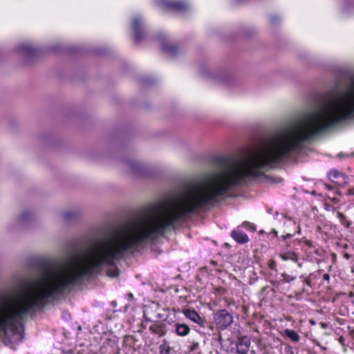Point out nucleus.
I'll return each instance as SVG.
<instances>
[{
    "label": "nucleus",
    "instance_id": "8",
    "mask_svg": "<svg viewBox=\"0 0 354 354\" xmlns=\"http://www.w3.org/2000/svg\"><path fill=\"white\" fill-rule=\"evenodd\" d=\"M328 175L330 180L338 185H343L346 183V177L337 170H332Z\"/></svg>",
    "mask_w": 354,
    "mask_h": 354
},
{
    "label": "nucleus",
    "instance_id": "5",
    "mask_svg": "<svg viewBox=\"0 0 354 354\" xmlns=\"http://www.w3.org/2000/svg\"><path fill=\"white\" fill-rule=\"evenodd\" d=\"M132 30L133 38L136 42H139L145 38V30L139 17H136L132 21Z\"/></svg>",
    "mask_w": 354,
    "mask_h": 354
},
{
    "label": "nucleus",
    "instance_id": "15",
    "mask_svg": "<svg viewBox=\"0 0 354 354\" xmlns=\"http://www.w3.org/2000/svg\"><path fill=\"white\" fill-rule=\"evenodd\" d=\"M149 330L153 334L158 335L160 337L164 336L166 333L165 330H161L156 324L151 325L149 327Z\"/></svg>",
    "mask_w": 354,
    "mask_h": 354
},
{
    "label": "nucleus",
    "instance_id": "31",
    "mask_svg": "<svg viewBox=\"0 0 354 354\" xmlns=\"http://www.w3.org/2000/svg\"><path fill=\"white\" fill-rule=\"evenodd\" d=\"M197 346H198V344H197V343H196V344H194L193 345V347H192V350H194V349H195Z\"/></svg>",
    "mask_w": 354,
    "mask_h": 354
},
{
    "label": "nucleus",
    "instance_id": "20",
    "mask_svg": "<svg viewBox=\"0 0 354 354\" xmlns=\"http://www.w3.org/2000/svg\"><path fill=\"white\" fill-rule=\"evenodd\" d=\"M283 277H284V280L286 282H289V281H293L295 279V277H290L289 275H288L286 274H283Z\"/></svg>",
    "mask_w": 354,
    "mask_h": 354
},
{
    "label": "nucleus",
    "instance_id": "32",
    "mask_svg": "<svg viewBox=\"0 0 354 354\" xmlns=\"http://www.w3.org/2000/svg\"><path fill=\"white\" fill-rule=\"evenodd\" d=\"M273 284H274V286H277L279 285V283L275 281V282H273Z\"/></svg>",
    "mask_w": 354,
    "mask_h": 354
},
{
    "label": "nucleus",
    "instance_id": "11",
    "mask_svg": "<svg viewBox=\"0 0 354 354\" xmlns=\"http://www.w3.org/2000/svg\"><path fill=\"white\" fill-rule=\"evenodd\" d=\"M175 333L177 335L185 337L190 333V328L185 324L176 322L174 324Z\"/></svg>",
    "mask_w": 354,
    "mask_h": 354
},
{
    "label": "nucleus",
    "instance_id": "22",
    "mask_svg": "<svg viewBox=\"0 0 354 354\" xmlns=\"http://www.w3.org/2000/svg\"><path fill=\"white\" fill-rule=\"evenodd\" d=\"M338 216L340 218V220L342 221V222H344V221H346V218L342 213L338 212Z\"/></svg>",
    "mask_w": 354,
    "mask_h": 354
},
{
    "label": "nucleus",
    "instance_id": "21",
    "mask_svg": "<svg viewBox=\"0 0 354 354\" xmlns=\"http://www.w3.org/2000/svg\"><path fill=\"white\" fill-rule=\"evenodd\" d=\"M272 23H277L279 21V17L277 16H273L270 18Z\"/></svg>",
    "mask_w": 354,
    "mask_h": 354
},
{
    "label": "nucleus",
    "instance_id": "6",
    "mask_svg": "<svg viewBox=\"0 0 354 354\" xmlns=\"http://www.w3.org/2000/svg\"><path fill=\"white\" fill-rule=\"evenodd\" d=\"M82 216V212L79 208L64 211L62 214V220L66 223H72L77 221Z\"/></svg>",
    "mask_w": 354,
    "mask_h": 354
},
{
    "label": "nucleus",
    "instance_id": "12",
    "mask_svg": "<svg viewBox=\"0 0 354 354\" xmlns=\"http://www.w3.org/2000/svg\"><path fill=\"white\" fill-rule=\"evenodd\" d=\"M232 238L239 243H245L248 241V236L239 230H234L232 232Z\"/></svg>",
    "mask_w": 354,
    "mask_h": 354
},
{
    "label": "nucleus",
    "instance_id": "4",
    "mask_svg": "<svg viewBox=\"0 0 354 354\" xmlns=\"http://www.w3.org/2000/svg\"><path fill=\"white\" fill-rule=\"evenodd\" d=\"M122 163L127 171L133 175H143L145 172V167L136 160H124Z\"/></svg>",
    "mask_w": 354,
    "mask_h": 354
},
{
    "label": "nucleus",
    "instance_id": "17",
    "mask_svg": "<svg viewBox=\"0 0 354 354\" xmlns=\"http://www.w3.org/2000/svg\"><path fill=\"white\" fill-rule=\"evenodd\" d=\"M280 257L283 259V260H292L294 261H297V257L296 256V254L295 253H291V252H289V253H285V254H280Z\"/></svg>",
    "mask_w": 354,
    "mask_h": 354
},
{
    "label": "nucleus",
    "instance_id": "33",
    "mask_svg": "<svg viewBox=\"0 0 354 354\" xmlns=\"http://www.w3.org/2000/svg\"><path fill=\"white\" fill-rule=\"evenodd\" d=\"M326 187H327V188H328V189H332V186H330V185H326Z\"/></svg>",
    "mask_w": 354,
    "mask_h": 354
},
{
    "label": "nucleus",
    "instance_id": "27",
    "mask_svg": "<svg viewBox=\"0 0 354 354\" xmlns=\"http://www.w3.org/2000/svg\"><path fill=\"white\" fill-rule=\"evenodd\" d=\"M344 257L346 259H349L351 258V255L346 252H345L344 254Z\"/></svg>",
    "mask_w": 354,
    "mask_h": 354
},
{
    "label": "nucleus",
    "instance_id": "25",
    "mask_svg": "<svg viewBox=\"0 0 354 354\" xmlns=\"http://www.w3.org/2000/svg\"><path fill=\"white\" fill-rule=\"evenodd\" d=\"M323 278L324 279L328 281L330 279V276L328 274H324Z\"/></svg>",
    "mask_w": 354,
    "mask_h": 354
},
{
    "label": "nucleus",
    "instance_id": "35",
    "mask_svg": "<svg viewBox=\"0 0 354 354\" xmlns=\"http://www.w3.org/2000/svg\"><path fill=\"white\" fill-rule=\"evenodd\" d=\"M144 317H145V320H147V321H150V319H148L147 317H145V315H144Z\"/></svg>",
    "mask_w": 354,
    "mask_h": 354
},
{
    "label": "nucleus",
    "instance_id": "34",
    "mask_svg": "<svg viewBox=\"0 0 354 354\" xmlns=\"http://www.w3.org/2000/svg\"><path fill=\"white\" fill-rule=\"evenodd\" d=\"M129 297L130 298H132V297H133V295H132L131 293H129Z\"/></svg>",
    "mask_w": 354,
    "mask_h": 354
},
{
    "label": "nucleus",
    "instance_id": "1",
    "mask_svg": "<svg viewBox=\"0 0 354 354\" xmlns=\"http://www.w3.org/2000/svg\"><path fill=\"white\" fill-rule=\"evenodd\" d=\"M156 3L165 10H173L179 12H185L189 8L186 2L177 0H157Z\"/></svg>",
    "mask_w": 354,
    "mask_h": 354
},
{
    "label": "nucleus",
    "instance_id": "16",
    "mask_svg": "<svg viewBox=\"0 0 354 354\" xmlns=\"http://www.w3.org/2000/svg\"><path fill=\"white\" fill-rule=\"evenodd\" d=\"M160 354H169L171 347L168 345L166 340H164L163 344L159 346Z\"/></svg>",
    "mask_w": 354,
    "mask_h": 354
},
{
    "label": "nucleus",
    "instance_id": "14",
    "mask_svg": "<svg viewBox=\"0 0 354 354\" xmlns=\"http://www.w3.org/2000/svg\"><path fill=\"white\" fill-rule=\"evenodd\" d=\"M284 333L287 337H288L291 340H292L295 342H297L299 340V335L297 334V333L295 330H290V329H286L284 330Z\"/></svg>",
    "mask_w": 354,
    "mask_h": 354
},
{
    "label": "nucleus",
    "instance_id": "2",
    "mask_svg": "<svg viewBox=\"0 0 354 354\" xmlns=\"http://www.w3.org/2000/svg\"><path fill=\"white\" fill-rule=\"evenodd\" d=\"M17 53L21 56L25 63L28 64L30 61L34 58L37 52V50L28 43H22L15 48Z\"/></svg>",
    "mask_w": 354,
    "mask_h": 354
},
{
    "label": "nucleus",
    "instance_id": "41",
    "mask_svg": "<svg viewBox=\"0 0 354 354\" xmlns=\"http://www.w3.org/2000/svg\"><path fill=\"white\" fill-rule=\"evenodd\" d=\"M346 226H347V227H348V226H349V223H348V222H347V225H346Z\"/></svg>",
    "mask_w": 354,
    "mask_h": 354
},
{
    "label": "nucleus",
    "instance_id": "40",
    "mask_svg": "<svg viewBox=\"0 0 354 354\" xmlns=\"http://www.w3.org/2000/svg\"><path fill=\"white\" fill-rule=\"evenodd\" d=\"M310 322H311V324H315V322L314 321L311 320Z\"/></svg>",
    "mask_w": 354,
    "mask_h": 354
},
{
    "label": "nucleus",
    "instance_id": "13",
    "mask_svg": "<svg viewBox=\"0 0 354 354\" xmlns=\"http://www.w3.org/2000/svg\"><path fill=\"white\" fill-rule=\"evenodd\" d=\"M32 213L29 210L24 211L19 216L18 218V222L20 225H25L28 223L32 217Z\"/></svg>",
    "mask_w": 354,
    "mask_h": 354
},
{
    "label": "nucleus",
    "instance_id": "9",
    "mask_svg": "<svg viewBox=\"0 0 354 354\" xmlns=\"http://www.w3.org/2000/svg\"><path fill=\"white\" fill-rule=\"evenodd\" d=\"M161 48L162 50L171 57H174L180 52L178 46L173 44L165 42L162 44Z\"/></svg>",
    "mask_w": 354,
    "mask_h": 354
},
{
    "label": "nucleus",
    "instance_id": "42",
    "mask_svg": "<svg viewBox=\"0 0 354 354\" xmlns=\"http://www.w3.org/2000/svg\"><path fill=\"white\" fill-rule=\"evenodd\" d=\"M353 334H354V331H353Z\"/></svg>",
    "mask_w": 354,
    "mask_h": 354
},
{
    "label": "nucleus",
    "instance_id": "10",
    "mask_svg": "<svg viewBox=\"0 0 354 354\" xmlns=\"http://www.w3.org/2000/svg\"><path fill=\"white\" fill-rule=\"evenodd\" d=\"M250 342L246 338L239 339L236 344V353L239 354H247L249 351Z\"/></svg>",
    "mask_w": 354,
    "mask_h": 354
},
{
    "label": "nucleus",
    "instance_id": "39",
    "mask_svg": "<svg viewBox=\"0 0 354 354\" xmlns=\"http://www.w3.org/2000/svg\"><path fill=\"white\" fill-rule=\"evenodd\" d=\"M342 340H343V337H340V338H339V342H342Z\"/></svg>",
    "mask_w": 354,
    "mask_h": 354
},
{
    "label": "nucleus",
    "instance_id": "29",
    "mask_svg": "<svg viewBox=\"0 0 354 354\" xmlns=\"http://www.w3.org/2000/svg\"><path fill=\"white\" fill-rule=\"evenodd\" d=\"M332 201H333V202H334V203H337V202L339 201V200H338L337 198H333L332 199Z\"/></svg>",
    "mask_w": 354,
    "mask_h": 354
},
{
    "label": "nucleus",
    "instance_id": "26",
    "mask_svg": "<svg viewBox=\"0 0 354 354\" xmlns=\"http://www.w3.org/2000/svg\"><path fill=\"white\" fill-rule=\"evenodd\" d=\"M348 195H354V189H348Z\"/></svg>",
    "mask_w": 354,
    "mask_h": 354
},
{
    "label": "nucleus",
    "instance_id": "37",
    "mask_svg": "<svg viewBox=\"0 0 354 354\" xmlns=\"http://www.w3.org/2000/svg\"><path fill=\"white\" fill-rule=\"evenodd\" d=\"M347 248H348V245L345 244V245H344V249H346Z\"/></svg>",
    "mask_w": 354,
    "mask_h": 354
},
{
    "label": "nucleus",
    "instance_id": "24",
    "mask_svg": "<svg viewBox=\"0 0 354 354\" xmlns=\"http://www.w3.org/2000/svg\"><path fill=\"white\" fill-rule=\"evenodd\" d=\"M275 266H276V263L274 261H272L270 263V268L272 270L275 269Z\"/></svg>",
    "mask_w": 354,
    "mask_h": 354
},
{
    "label": "nucleus",
    "instance_id": "38",
    "mask_svg": "<svg viewBox=\"0 0 354 354\" xmlns=\"http://www.w3.org/2000/svg\"><path fill=\"white\" fill-rule=\"evenodd\" d=\"M273 233H274L275 235H277V231H276V230H273Z\"/></svg>",
    "mask_w": 354,
    "mask_h": 354
},
{
    "label": "nucleus",
    "instance_id": "30",
    "mask_svg": "<svg viewBox=\"0 0 354 354\" xmlns=\"http://www.w3.org/2000/svg\"><path fill=\"white\" fill-rule=\"evenodd\" d=\"M292 235L290 234H287L286 236H283V238L286 239L287 237H291Z\"/></svg>",
    "mask_w": 354,
    "mask_h": 354
},
{
    "label": "nucleus",
    "instance_id": "3",
    "mask_svg": "<svg viewBox=\"0 0 354 354\" xmlns=\"http://www.w3.org/2000/svg\"><path fill=\"white\" fill-rule=\"evenodd\" d=\"M214 318L217 326L221 329L227 328L233 322V317L225 309L216 312L214 314Z\"/></svg>",
    "mask_w": 354,
    "mask_h": 354
},
{
    "label": "nucleus",
    "instance_id": "7",
    "mask_svg": "<svg viewBox=\"0 0 354 354\" xmlns=\"http://www.w3.org/2000/svg\"><path fill=\"white\" fill-rule=\"evenodd\" d=\"M183 314L187 318L191 319L195 323H197L200 326H203L204 319L197 313L196 310L186 309L183 310Z\"/></svg>",
    "mask_w": 354,
    "mask_h": 354
},
{
    "label": "nucleus",
    "instance_id": "28",
    "mask_svg": "<svg viewBox=\"0 0 354 354\" xmlns=\"http://www.w3.org/2000/svg\"><path fill=\"white\" fill-rule=\"evenodd\" d=\"M157 318L160 319H162L163 317H164V315L163 314H161V313H158L157 315H156Z\"/></svg>",
    "mask_w": 354,
    "mask_h": 354
},
{
    "label": "nucleus",
    "instance_id": "36",
    "mask_svg": "<svg viewBox=\"0 0 354 354\" xmlns=\"http://www.w3.org/2000/svg\"><path fill=\"white\" fill-rule=\"evenodd\" d=\"M342 156H343V155H342V153H339V154L337 155V156H338V157H339V158H340V157H342Z\"/></svg>",
    "mask_w": 354,
    "mask_h": 354
},
{
    "label": "nucleus",
    "instance_id": "23",
    "mask_svg": "<svg viewBox=\"0 0 354 354\" xmlns=\"http://www.w3.org/2000/svg\"><path fill=\"white\" fill-rule=\"evenodd\" d=\"M159 328L161 330H165V324H163V323H158V324H156Z\"/></svg>",
    "mask_w": 354,
    "mask_h": 354
},
{
    "label": "nucleus",
    "instance_id": "18",
    "mask_svg": "<svg viewBox=\"0 0 354 354\" xmlns=\"http://www.w3.org/2000/svg\"><path fill=\"white\" fill-rule=\"evenodd\" d=\"M119 272L118 268H111L107 270V274L110 277H116L119 275Z\"/></svg>",
    "mask_w": 354,
    "mask_h": 354
},
{
    "label": "nucleus",
    "instance_id": "19",
    "mask_svg": "<svg viewBox=\"0 0 354 354\" xmlns=\"http://www.w3.org/2000/svg\"><path fill=\"white\" fill-rule=\"evenodd\" d=\"M243 225L245 227H250V229H252L253 231H254L256 230L255 227L254 225H252L251 223H250L249 222H244L243 223Z\"/></svg>",
    "mask_w": 354,
    "mask_h": 354
}]
</instances>
